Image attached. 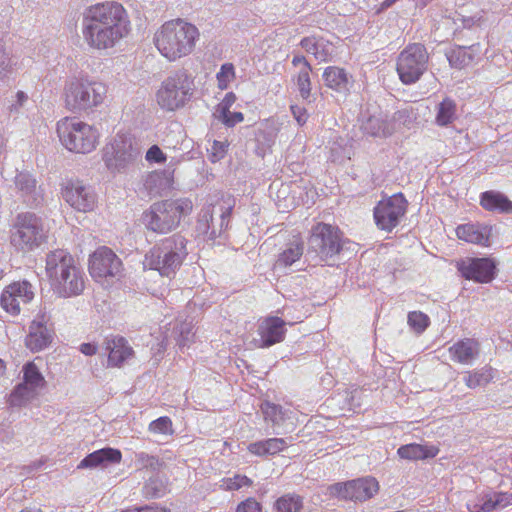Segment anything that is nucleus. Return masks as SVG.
<instances>
[{"mask_svg": "<svg viewBox=\"0 0 512 512\" xmlns=\"http://www.w3.org/2000/svg\"><path fill=\"white\" fill-rule=\"evenodd\" d=\"M82 35L87 45L96 50L113 48L130 31V21L118 2L91 5L83 12Z\"/></svg>", "mask_w": 512, "mask_h": 512, "instance_id": "f257e3e1", "label": "nucleus"}, {"mask_svg": "<svg viewBox=\"0 0 512 512\" xmlns=\"http://www.w3.org/2000/svg\"><path fill=\"white\" fill-rule=\"evenodd\" d=\"M199 31L196 26L182 19L165 22L154 35L158 51L169 61H175L190 54Z\"/></svg>", "mask_w": 512, "mask_h": 512, "instance_id": "f03ea898", "label": "nucleus"}, {"mask_svg": "<svg viewBox=\"0 0 512 512\" xmlns=\"http://www.w3.org/2000/svg\"><path fill=\"white\" fill-rule=\"evenodd\" d=\"M186 246L187 239L179 233L166 237L145 255L144 267L170 278L188 255Z\"/></svg>", "mask_w": 512, "mask_h": 512, "instance_id": "7ed1b4c3", "label": "nucleus"}, {"mask_svg": "<svg viewBox=\"0 0 512 512\" xmlns=\"http://www.w3.org/2000/svg\"><path fill=\"white\" fill-rule=\"evenodd\" d=\"M192 209V201L187 198L163 200L153 203L143 213L142 221L148 230L164 234L176 229Z\"/></svg>", "mask_w": 512, "mask_h": 512, "instance_id": "20e7f679", "label": "nucleus"}, {"mask_svg": "<svg viewBox=\"0 0 512 512\" xmlns=\"http://www.w3.org/2000/svg\"><path fill=\"white\" fill-rule=\"evenodd\" d=\"M43 220L32 212L16 215L11 230V245L21 253H29L40 247L47 239Z\"/></svg>", "mask_w": 512, "mask_h": 512, "instance_id": "39448f33", "label": "nucleus"}, {"mask_svg": "<svg viewBox=\"0 0 512 512\" xmlns=\"http://www.w3.org/2000/svg\"><path fill=\"white\" fill-rule=\"evenodd\" d=\"M106 93L102 82L73 78L64 87L65 106L72 112L87 111L100 105Z\"/></svg>", "mask_w": 512, "mask_h": 512, "instance_id": "423d86ee", "label": "nucleus"}, {"mask_svg": "<svg viewBox=\"0 0 512 512\" xmlns=\"http://www.w3.org/2000/svg\"><path fill=\"white\" fill-rule=\"evenodd\" d=\"M57 133L64 147L75 153H90L96 148L99 133L94 127L72 118L58 122Z\"/></svg>", "mask_w": 512, "mask_h": 512, "instance_id": "0eeeda50", "label": "nucleus"}, {"mask_svg": "<svg viewBox=\"0 0 512 512\" xmlns=\"http://www.w3.org/2000/svg\"><path fill=\"white\" fill-rule=\"evenodd\" d=\"M193 89V80L185 72H177L163 81L157 92V102L161 108L174 111L190 100Z\"/></svg>", "mask_w": 512, "mask_h": 512, "instance_id": "6e6552de", "label": "nucleus"}, {"mask_svg": "<svg viewBox=\"0 0 512 512\" xmlns=\"http://www.w3.org/2000/svg\"><path fill=\"white\" fill-rule=\"evenodd\" d=\"M429 55L421 43H412L400 52L397 58V73L403 84L416 83L428 67Z\"/></svg>", "mask_w": 512, "mask_h": 512, "instance_id": "1a4fd4ad", "label": "nucleus"}, {"mask_svg": "<svg viewBox=\"0 0 512 512\" xmlns=\"http://www.w3.org/2000/svg\"><path fill=\"white\" fill-rule=\"evenodd\" d=\"M141 156L137 142L130 137L117 135L111 145L104 148L103 161L112 172H121L133 165Z\"/></svg>", "mask_w": 512, "mask_h": 512, "instance_id": "9d476101", "label": "nucleus"}, {"mask_svg": "<svg viewBox=\"0 0 512 512\" xmlns=\"http://www.w3.org/2000/svg\"><path fill=\"white\" fill-rule=\"evenodd\" d=\"M341 248L342 238L338 227L326 223H318L312 228V233L308 240V255L315 253L323 261L338 254Z\"/></svg>", "mask_w": 512, "mask_h": 512, "instance_id": "9b49d317", "label": "nucleus"}, {"mask_svg": "<svg viewBox=\"0 0 512 512\" xmlns=\"http://www.w3.org/2000/svg\"><path fill=\"white\" fill-rule=\"evenodd\" d=\"M379 491L378 481L371 476L339 482L328 487L331 496L342 499L364 502L371 499Z\"/></svg>", "mask_w": 512, "mask_h": 512, "instance_id": "f8f14e48", "label": "nucleus"}, {"mask_svg": "<svg viewBox=\"0 0 512 512\" xmlns=\"http://www.w3.org/2000/svg\"><path fill=\"white\" fill-rule=\"evenodd\" d=\"M408 202L402 193L382 199L375 206L373 215L377 227L391 232L406 214Z\"/></svg>", "mask_w": 512, "mask_h": 512, "instance_id": "ddd939ff", "label": "nucleus"}, {"mask_svg": "<svg viewBox=\"0 0 512 512\" xmlns=\"http://www.w3.org/2000/svg\"><path fill=\"white\" fill-rule=\"evenodd\" d=\"M121 259L108 247H99L89 259V272L95 279L114 278L121 275Z\"/></svg>", "mask_w": 512, "mask_h": 512, "instance_id": "4468645a", "label": "nucleus"}, {"mask_svg": "<svg viewBox=\"0 0 512 512\" xmlns=\"http://www.w3.org/2000/svg\"><path fill=\"white\" fill-rule=\"evenodd\" d=\"M34 296L35 288L29 281H15L4 288L0 303L6 312L18 315L21 311L20 305L30 303Z\"/></svg>", "mask_w": 512, "mask_h": 512, "instance_id": "2eb2a0df", "label": "nucleus"}, {"mask_svg": "<svg viewBox=\"0 0 512 512\" xmlns=\"http://www.w3.org/2000/svg\"><path fill=\"white\" fill-rule=\"evenodd\" d=\"M65 201L75 210L90 212L97 204V196L91 186L81 181L68 183L62 191Z\"/></svg>", "mask_w": 512, "mask_h": 512, "instance_id": "dca6fc26", "label": "nucleus"}, {"mask_svg": "<svg viewBox=\"0 0 512 512\" xmlns=\"http://www.w3.org/2000/svg\"><path fill=\"white\" fill-rule=\"evenodd\" d=\"M461 275L478 283H489L496 276V263L490 258H467L457 264Z\"/></svg>", "mask_w": 512, "mask_h": 512, "instance_id": "f3484780", "label": "nucleus"}, {"mask_svg": "<svg viewBox=\"0 0 512 512\" xmlns=\"http://www.w3.org/2000/svg\"><path fill=\"white\" fill-rule=\"evenodd\" d=\"M49 321L50 317L42 310L33 319L26 337V346L31 352L44 350L52 342L54 331Z\"/></svg>", "mask_w": 512, "mask_h": 512, "instance_id": "a211bd4d", "label": "nucleus"}, {"mask_svg": "<svg viewBox=\"0 0 512 512\" xmlns=\"http://www.w3.org/2000/svg\"><path fill=\"white\" fill-rule=\"evenodd\" d=\"M285 321L277 316L267 317L258 325V336L254 342L257 348H268L284 339Z\"/></svg>", "mask_w": 512, "mask_h": 512, "instance_id": "6ab92c4d", "label": "nucleus"}, {"mask_svg": "<svg viewBox=\"0 0 512 512\" xmlns=\"http://www.w3.org/2000/svg\"><path fill=\"white\" fill-rule=\"evenodd\" d=\"M76 267H78L76 260L65 249H55L46 255L45 269L51 284Z\"/></svg>", "mask_w": 512, "mask_h": 512, "instance_id": "aec40b11", "label": "nucleus"}, {"mask_svg": "<svg viewBox=\"0 0 512 512\" xmlns=\"http://www.w3.org/2000/svg\"><path fill=\"white\" fill-rule=\"evenodd\" d=\"M17 193L27 205L36 207L43 201V193L36 179L28 172H19L14 180Z\"/></svg>", "mask_w": 512, "mask_h": 512, "instance_id": "412c9836", "label": "nucleus"}, {"mask_svg": "<svg viewBox=\"0 0 512 512\" xmlns=\"http://www.w3.org/2000/svg\"><path fill=\"white\" fill-rule=\"evenodd\" d=\"M54 292L63 298L80 295L85 287L84 272L78 266L70 272L61 276L54 284H52Z\"/></svg>", "mask_w": 512, "mask_h": 512, "instance_id": "4be33fe9", "label": "nucleus"}, {"mask_svg": "<svg viewBox=\"0 0 512 512\" xmlns=\"http://www.w3.org/2000/svg\"><path fill=\"white\" fill-rule=\"evenodd\" d=\"M122 453L118 449L106 447L88 454L78 465V468H106L109 465L119 464Z\"/></svg>", "mask_w": 512, "mask_h": 512, "instance_id": "5701e85b", "label": "nucleus"}, {"mask_svg": "<svg viewBox=\"0 0 512 512\" xmlns=\"http://www.w3.org/2000/svg\"><path fill=\"white\" fill-rule=\"evenodd\" d=\"M492 230L493 227L489 225L467 223L457 227L456 235L460 240L488 246Z\"/></svg>", "mask_w": 512, "mask_h": 512, "instance_id": "b1692460", "label": "nucleus"}, {"mask_svg": "<svg viewBox=\"0 0 512 512\" xmlns=\"http://www.w3.org/2000/svg\"><path fill=\"white\" fill-rule=\"evenodd\" d=\"M322 78L328 88L339 93H347L353 84L352 76L344 68L337 66L325 68Z\"/></svg>", "mask_w": 512, "mask_h": 512, "instance_id": "393cba45", "label": "nucleus"}, {"mask_svg": "<svg viewBox=\"0 0 512 512\" xmlns=\"http://www.w3.org/2000/svg\"><path fill=\"white\" fill-rule=\"evenodd\" d=\"M482 53L480 43L470 46H457L446 52L449 64L457 69H462L472 63Z\"/></svg>", "mask_w": 512, "mask_h": 512, "instance_id": "a878e982", "label": "nucleus"}, {"mask_svg": "<svg viewBox=\"0 0 512 512\" xmlns=\"http://www.w3.org/2000/svg\"><path fill=\"white\" fill-rule=\"evenodd\" d=\"M480 205L487 211L501 214L512 213V201L509 198L495 190H489L481 193Z\"/></svg>", "mask_w": 512, "mask_h": 512, "instance_id": "bb28decb", "label": "nucleus"}, {"mask_svg": "<svg viewBox=\"0 0 512 512\" xmlns=\"http://www.w3.org/2000/svg\"><path fill=\"white\" fill-rule=\"evenodd\" d=\"M397 453L402 459L424 460L436 457L439 453V449L433 445L428 446L412 443L399 447Z\"/></svg>", "mask_w": 512, "mask_h": 512, "instance_id": "cd10ccee", "label": "nucleus"}, {"mask_svg": "<svg viewBox=\"0 0 512 512\" xmlns=\"http://www.w3.org/2000/svg\"><path fill=\"white\" fill-rule=\"evenodd\" d=\"M172 184V174L169 171H154L145 180V187L151 195L161 194Z\"/></svg>", "mask_w": 512, "mask_h": 512, "instance_id": "c85d7f7f", "label": "nucleus"}, {"mask_svg": "<svg viewBox=\"0 0 512 512\" xmlns=\"http://www.w3.org/2000/svg\"><path fill=\"white\" fill-rule=\"evenodd\" d=\"M39 391L25 383L18 384L8 398V403L13 407H21L37 397Z\"/></svg>", "mask_w": 512, "mask_h": 512, "instance_id": "c756f323", "label": "nucleus"}, {"mask_svg": "<svg viewBox=\"0 0 512 512\" xmlns=\"http://www.w3.org/2000/svg\"><path fill=\"white\" fill-rule=\"evenodd\" d=\"M361 129L364 133L376 137H386L391 134L387 122L380 115H369L363 120Z\"/></svg>", "mask_w": 512, "mask_h": 512, "instance_id": "7c9ffc66", "label": "nucleus"}, {"mask_svg": "<svg viewBox=\"0 0 512 512\" xmlns=\"http://www.w3.org/2000/svg\"><path fill=\"white\" fill-rule=\"evenodd\" d=\"M303 254V244L292 242L288 247L279 254L275 263V269L288 268L300 259Z\"/></svg>", "mask_w": 512, "mask_h": 512, "instance_id": "2f4dec72", "label": "nucleus"}, {"mask_svg": "<svg viewBox=\"0 0 512 512\" xmlns=\"http://www.w3.org/2000/svg\"><path fill=\"white\" fill-rule=\"evenodd\" d=\"M494 378V370L491 367H485L476 372H469L464 380L466 385L475 389L477 387H484L489 384Z\"/></svg>", "mask_w": 512, "mask_h": 512, "instance_id": "473e14b6", "label": "nucleus"}, {"mask_svg": "<svg viewBox=\"0 0 512 512\" xmlns=\"http://www.w3.org/2000/svg\"><path fill=\"white\" fill-rule=\"evenodd\" d=\"M303 508V500L296 494H285L274 503L276 512H300Z\"/></svg>", "mask_w": 512, "mask_h": 512, "instance_id": "72a5a7b5", "label": "nucleus"}, {"mask_svg": "<svg viewBox=\"0 0 512 512\" xmlns=\"http://www.w3.org/2000/svg\"><path fill=\"white\" fill-rule=\"evenodd\" d=\"M456 104L450 98H445L438 105V112L436 115V123L440 126H447L455 119Z\"/></svg>", "mask_w": 512, "mask_h": 512, "instance_id": "f704fd0d", "label": "nucleus"}, {"mask_svg": "<svg viewBox=\"0 0 512 512\" xmlns=\"http://www.w3.org/2000/svg\"><path fill=\"white\" fill-rule=\"evenodd\" d=\"M467 509L469 512H493L497 510L492 493L479 494L467 503Z\"/></svg>", "mask_w": 512, "mask_h": 512, "instance_id": "c9c22d12", "label": "nucleus"}, {"mask_svg": "<svg viewBox=\"0 0 512 512\" xmlns=\"http://www.w3.org/2000/svg\"><path fill=\"white\" fill-rule=\"evenodd\" d=\"M23 383L37 391L45 386V379L34 363H27L23 367Z\"/></svg>", "mask_w": 512, "mask_h": 512, "instance_id": "e433bc0d", "label": "nucleus"}, {"mask_svg": "<svg viewBox=\"0 0 512 512\" xmlns=\"http://www.w3.org/2000/svg\"><path fill=\"white\" fill-rule=\"evenodd\" d=\"M260 410L266 421H270L273 425L280 424L285 419V412L280 405L269 401H264L260 405Z\"/></svg>", "mask_w": 512, "mask_h": 512, "instance_id": "4c0bfd02", "label": "nucleus"}, {"mask_svg": "<svg viewBox=\"0 0 512 512\" xmlns=\"http://www.w3.org/2000/svg\"><path fill=\"white\" fill-rule=\"evenodd\" d=\"M106 352H134L128 340L121 335L106 336L103 342Z\"/></svg>", "mask_w": 512, "mask_h": 512, "instance_id": "58836bf2", "label": "nucleus"}, {"mask_svg": "<svg viewBox=\"0 0 512 512\" xmlns=\"http://www.w3.org/2000/svg\"><path fill=\"white\" fill-rule=\"evenodd\" d=\"M253 481L246 475L235 474L232 477H225L221 480L220 488L225 491H236L243 487H251Z\"/></svg>", "mask_w": 512, "mask_h": 512, "instance_id": "ea45409f", "label": "nucleus"}, {"mask_svg": "<svg viewBox=\"0 0 512 512\" xmlns=\"http://www.w3.org/2000/svg\"><path fill=\"white\" fill-rule=\"evenodd\" d=\"M231 207H227L221 210V214L219 217V223L216 225L214 221L211 223L208 240L214 241L218 237H221L222 233L226 230L229 224V219L231 216Z\"/></svg>", "mask_w": 512, "mask_h": 512, "instance_id": "a19ab883", "label": "nucleus"}, {"mask_svg": "<svg viewBox=\"0 0 512 512\" xmlns=\"http://www.w3.org/2000/svg\"><path fill=\"white\" fill-rule=\"evenodd\" d=\"M135 457L139 469H149L155 472L163 466V462L157 456L149 455L145 452H139Z\"/></svg>", "mask_w": 512, "mask_h": 512, "instance_id": "79ce46f5", "label": "nucleus"}, {"mask_svg": "<svg viewBox=\"0 0 512 512\" xmlns=\"http://www.w3.org/2000/svg\"><path fill=\"white\" fill-rule=\"evenodd\" d=\"M148 429L155 434L173 435L174 433L172 420L167 416L152 421Z\"/></svg>", "mask_w": 512, "mask_h": 512, "instance_id": "37998d69", "label": "nucleus"}, {"mask_svg": "<svg viewBox=\"0 0 512 512\" xmlns=\"http://www.w3.org/2000/svg\"><path fill=\"white\" fill-rule=\"evenodd\" d=\"M407 320L416 333H422L429 325V317L420 311L409 312Z\"/></svg>", "mask_w": 512, "mask_h": 512, "instance_id": "c03bdc74", "label": "nucleus"}, {"mask_svg": "<svg viewBox=\"0 0 512 512\" xmlns=\"http://www.w3.org/2000/svg\"><path fill=\"white\" fill-rule=\"evenodd\" d=\"M178 339L177 344L179 349L188 347L187 344L194 337L192 322H182L177 328Z\"/></svg>", "mask_w": 512, "mask_h": 512, "instance_id": "a18cd8bd", "label": "nucleus"}, {"mask_svg": "<svg viewBox=\"0 0 512 512\" xmlns=\"http://www.w3.org/2000/svg\"><path fill=\"white\" fill-rule=\"evenodd\" d=\"M312 70L299 71L297 75V86L303 99H308L311 94L310 72Z\"/></svg>", "mask_w": 512, "mask_h": 512, "instance_id": "49530a36", "label": "nucleus"}, {"mask_svg": "<svg viewBox=\"0 0 512 512\" xmlns=\"http://www.w3.org/2000/svg\"><path fill=\"white\" fill-rule=\"evenodd\" d=\"M479 343L475 339L466 338L449 347V352H478Z\"/></svg>", "mask_w": 512, "mask_h": 512, "instance_id": "de8ad7c7", "label": "nucleus"}, {"mask_svg": "<svg viewBox=\"0 0 512 512\" xmlns=\"http://www.w3.org/2000/svg\"><path fill=\"white\" fill-rule=\"evenodd\" d=\"M213 222V215L209 210L203 211L197 221L196 231L199 235H203L208 240V234L211 223Z\"/></svg>", "mask_w": 512, "mask_h": 512, "instance_id": "09e8293b", "label": "nucleus"}, {"mask_svg": "<svg viewBox=\"0 0 512 512\" xmlns=\"http://www.w3.org/2000/svg\"><path fill=\"white\" fill-rule=\"evenodd\" d=\"M102 364L108 368L121 367L132 354H98Z\"/></svg>", "mask_w": 512, "mask_h": 512, "instance_id": "8fccbe9b", "label": "nucleus"}, {"mask_svg": "<svg viewBox=\"0 0 512 512\" xmlns=\"http://www.w3.org/2000/svg\"><path fill=\"white\" fill-rule=\"evenodd\" d=\"M145 159L148 163L162 164L166 162V154L158 145H152L146 152Z\"/></svg>", "mask_w": 512, "mask_h": 512, "instance_id": "3c124183", "label": "nucleus"}, {"mask_svg": "<svg viewBox=\"0 0 512 512\" xmlns=\"http://www.w3.org/2000/svg\"><path fill=\"white\" fill-rule=\"evenodd\" d=\"M268 455H275L287 448L288 444L283 438H269L264 440Z\"/></svg>", "mask_w": 512, "mask_h": 512, "instance_id": "603ef678", "label": "nucleus"}, {"mask_svg": "<svg viewBox=\"0 0 512 512\" xmlns=\"http://www.w3.org/2000/svg\"><path fill=\"white\" fill-rule=\"evenodd\" d=\"M229 144L226 141L215 140L210 151V160L217 162L223 159L227 153Z\"/></svg>", "mask_w": 512, "mask_h": 512, "instance_id": "864d4df0", "label": "nucleus"}, {"mask_svg": "<svg viewBox=\"0 0 512 512\" xmlns=\"http://www.w3.org/2000/svg\"><path fill=\"white\" fill-rule=\"evenodd\" d=\"M11 70V59L6 52L2 40H0V81H4L7 73Z\"/></svg>", "mask_w": 512, "mask_h": 512, "instance_id": "5fc2aeb1", "label": "nucleus"}, {"mask_svg": "<svg viewBox=\"0 0 512 512\" xmlns=\"http://www.w3.org/2000/svg\"><path fill=\"white\" fill-rule=\"evenodd\" d=\"M262 505L254 498L250 497L240 502L236 508V512H261Z\"/></svg>", "mask_w": 512, "mask_h": 512, "instance_id": "6e6d98bb", "label": "nucleus"}, {"mask_svg": "<svg viewBox=\"0 0 512 512\" xmlns=\"http://www.w3.org/2000/svg\"><path fill=\"white\" fill-rule=\"evenodd\" d=\"M235 100L236 97L232 92L227 93L222 102L217 106L214 112L215 117H225V113L230 110V107L233 105Z\"/></svg>", "mask_w": 512, "mask_h": 512, "instance_id": "4d7b16f0", "label": "nucleus"}, {"mask_svg": "<svg viewBox=\"0 0 512 512\" xmlns=\"http://www.w3.org/2000/svg\"><path fill=\"white\" fill-rule=\"evenodd\" d=\"M497 509H504L512 504V493L491 492Z\"/></svg>", "mask_w": 512, "mask_h": 512, "instance_id": "13d9d810", "label": "nucleus"}, {"mask_svg": "<svg viewBox=\"0 0 512 512\" xmlns=\"http://www.w3.org/2000/svg\"><path fill=\"white\" fill-rule=\"evenodd\" d=\"M227 127H233L236 124L242 122L244 120V115L241 112H228L225 113V117H216Z\"/></svg>", "mask_w": 512, "mask_h": 512, "instance_id": "bf43d9fd", "label": "nucleus"}, {"mask_svg": "<svg viewBox=\"0 0 512 512\" xmlns=\"http://www.w3.org/2000/svg\"><path fill=\"white\" fill-rule=\"evenodd\" d=\"M234 77V67L230 63L223 64L220 72L217 74V78L220 84L226 81H230Z\"/></svg>", "mask_w": 512, "mask_h": 512, "instance_id": "052dcab7", "label": "nucleus"}, {"mask_svg": "<svg viewBox=\"0 0 512 512\" xmlns=\"http://www.w3.org/2000/svg\"><path fill=\"white\" fill-rule=\"evenodd\" d=\"M300 45L303 49H305V51L307 53H311L313 54L316 58H320L319 56V52H318V49H319V44L317 42H315L313 39L311 38H303L300 42Z\"/></svg>", "mask_w": 512, "mask_h": 512, "instance_id": "680f3d73", "label": "nucleus"}, {"mask_svg": "<svg viewBox=\"0 0 512 512\" xmlns=\"http://www.w3.org/2000/svg\"><path fill=\"white\" fill-rule=\"evenodd\" d=\"M121 512H170V510L165 507L145 505L142 507H129Z\"/></svg>", "mask_w": 512, "mask_h": 512, "instance_id": "e2e57ef3", "label": "nucleus"}, {"mask_svg": "<svg viewBox=\"0 0 512 512\" xmlns=\"http://www.w3.org/2000/svg\"><path fill=\"white\" fill-rule=\"evenodd\" d=\"M291 112L299 125L307 122L308 114L305 108L300 106H291Z\"/></svg>", "mask_w": 512, "mask_h": 512, "instance_id": "0e129e2a", "label": "nucleus"}, {"mask_svg": "<svg viewBox=\"0 0 512 512\" xmlns=\"http://www.w3.org/2000/svg\"><path fill=\"white\" fill-rule=\"evenodd\" d=\"M248 451L256 456L268 455L266 452V446L264 440L257 441L248 445Z\"/></svg>", "mask_w": 512, "mask_h": 512, "instance_id": "69168bd1", "label": "nucleus"}, {"mask_svg": "<svg viewBox=\"0 0 512 512\" xmlns=\"http://www.w3.org/2000/svg\"><path fill=\"white\" fill-rule=\"evenodd\" d=\"M479 20V18H476V17H466V16H463V15H458L455 19H454V23L455 24H458V22H461L462 26L464 28H471L472 26L475 25V23Z\"/></svg>", "mask_w": 512, "mask_h": 512, "instance_id": "338daca9", "label": "nucleus"}, {"mask_svg": "<svg viewBox=\"0 0 512 512\" xmlns=\"http://www.w3.org/2000/svg\"><path fill=\"white\" fill-rule=\"evenodd\" d=\"M293 66H301L299 71L312 70L310 63L303 55H295L292 59Z\"/></svg>", "mask_w": 512, "mask_h": 512, "instance_id": "774afa93", "label": "nucleus"}]
</instances>
